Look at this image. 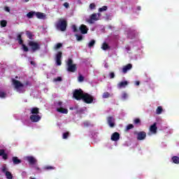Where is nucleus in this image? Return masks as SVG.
Wrapping results in <instances>:
<instances>
[{"label":"nucleus","instance_id":"8fccbe9b","mask_svg":"<svg viewBox=\"0 0 179 179\" xmlns=\"http://www.w3.org/2000/svg\"><path fill=\"white\" fill-rule=\"evenodd\" d=\"M63 6H64V8H66V9H68V8H69V3L68 2H65Z\"/></svg>","mask_w":179,"mask_h":179},{"label":"nucleus","instance_id":"49530a36","mask_svg":"<svg viewBox=\"0 0 179 179\" xmlns=\"http://www.w3.org/2000/svg\"><path fill=\"white\" fill-rule=\"evenodd\" d=\"M55 168H54L53 166H45L44 169L45 170H54Z\"/></svg>","mask_w":179,"mask_h":179},{"label":"nucleus","instance_id":"b1692460","mask_svg":"<svg viewBox=\"0 0 179 179\" xmlns=\"http://www.w3.org/2000/svg\"><path fill=\"white\" fill-rule=\"evenodd\" d=\"M35 15H36L35 11H30L27 14V17H28V19H33V17H34Z\"/></svg>","mask_w":179,"mask_h":179},{"label":"nucleus","instance_id":"f257e3e1","mask_svg":"<svg viewBox=\"0 0 179 179\" xmlns=\"http://www.w3.org/2000/svg\"><path fill=\"white\" fill-rule=\"evenodd\" d=\"M57 30H59L60 31H65L66 30V27H68V22L66 20L60 18L55 24Z\"/></svg>","mask_w":179,"mask_h":179},{"label":"nucleus","instance_id":"13d9d810","mask_svg":"<svg viewBox=\"0 0 179 179\" xmlns=\"http://www.w3.org/2000/svg\"><path fill=\"white\" fill-rule=\"evenodd\" d=\"M126 50H127V51H129V50H131V48H129V47L126 48Z\"/></svg>","mask_w":179,"mask_h":179},{"label":"nucleus","instance_id":"9b49d317","mask_svg":"<svg viewBox=\"0 0 179 179\" xmlns=\"http://www.w3.org/2000/svg\"><path fill=\"white\" fill-rule=\"evenodd\" d=\"M96 20H99V18H97V14L93 13L91 15L90 18L87 20L88 23L90 24H93L94 22H96Z\"/></svg>","mask_w":179,"mask_h":179},{"label":"nucleus","instance_id":"c9c22d12","mask_svg":"<svg viewBox=\"0 0 179 179\" xmlns=\"http://www.w3.org/2000/svg\"><path fill=\"white\" fill-rule=\"evenodd\" d=\"M134 123L136 125H141V119H139V118H136V119H134Z\"/></svg>","mask_w":179,"mask_h":179},{"label":"nucleus","instance_id":"20e7f679","mask_svg":"<svg viewBox=\"0 0 179 179\" xmlns=\"http://www.w3.org/2000/svg\"><path fill=\"white\" fill-rule=\"evenodd\" d=\"M28 45L29 47H31V50L33 51V52H36V51H38V50H40L41 48L40 44H38V43L34 41H29Z\"/></svg>","mask_w":179,"mask_h":179},{"label":"nucleus","instance_id":"0eeeda50","mask_svg":"<svg viewBox=\"0 0 179 179\" xmlns=\"http://www.w3.org/2000/svg\"><path fill=\"white\" fill-rule=\"evenodd\" d=\"M12 82H13V86L15 87V89H16L17 92H19V93H20V88L21 87H24V85L23 83H22L20 81L17 80H15V79H13L12 80Z\"/></svg>","mask_w":179,"mask_h":179},{"label":"nucleus","instance_id":"6e6d98bb","mask_svg":"<svg viewBox=\"0 0 179 179\" xmlns=\"http://www.w3.org/2000/svg\"><path fill=\"white\" fill-rule=\"evenodd\" d=\"M30 64H31V65H36V62H34L33 61H31Z\"/></svg>","mask_w":179,"mask_h":179},{"label":"nucleus","instance_id":"423d86ee","mask_svg":"<svg viewBox=\"0 0 179 179\" xmlns=\"http://www.w3.org/2000/svg\"><path fill=\"white\" fill-rule=\"evenodd\" d=\"M17 40L18 41V44H20V45H22L23 51L24 52H29V48L26 45H24V43H23V39H22V35L20 34L17 36Z\"/></svg>","mask_w":179,"mask_h":179},{"label":"nucleus","instance_id":"393cba45","mask_svg":"<svg viewBox=\"0 0 179 179\" xmlns=\"http://www.w3.org/2000/svg\"><path fill=\"white\" fill-rule=\"evenodd\" d=\"M31 113L32 114H36V115H37V114L40 113V109L38 108H36V107L32 108L31 109Z\"/></svg>","mask_w":179,"mask_h":179},{"label":"nucleus","instance_id":"473e14b6","mask_svg":"<svg viewBox=\"0 0 179 179\" xmlns=\"http://www.w3.org/2000/svg\"><path fill=\"white\" fill-rule=\"evenodd\" d=\"M69 136V131H66V132L63 133L62 138L68 139Z\"/></svg>","mask_w":179,"mask_h":179},{"label":"nucleus","instance_id":"e433bc0d","mask_svg":"<svg viewBox=\"0 0 179 179\" xmlns=\"http://www.w3.org/2000/svg\"><path fill=\"white\" fill-rule=\"evenodd\" d=\"M108 8L106 6H103L102 8H99V12H104V10H107Z\"/></svg>","mask_w":179,"mask_h":179},{"label":"nucleus","instance_id":"5fc2aeb1","mask_svg":"<svg viewBox=\"0 0 179 179\" xmlns=\"http://www.w3.org/2000/svg\"><path fill=\"white\" fill-rule=\"evenodd\" d=\"M136 86H139V85H141V83L139 81H136Z\"/></svg>","mask_w":179,"mask_h":179},{"label":"nucleus","instance_id":"3c124183","mask_svg":"<svg viewBox=\"0 0 179 179\" xmlns=\"http://www.w3.org/2000/svg\"><path fill=\"white\" fill-rule=\"evenodd\" d=\"M4 10H6V12H10V8L8 6L4 7Z\"/></svg>","mask_w":179,"mask_h":179},{"label":"nucleus","instance_id":"a211bd4d","mask_svg":"<svg viewBox=\"0 0 179 179\" xmlns=\"http://www.w3.org/2000/svg\"><path fill=\"white\" fill-rule=\"evenodd\" d=\"M132 69V65L131 64H128L127 65L123 66L122 72L123 73H127L128 71H131Z\"/></svg>","mask_w":179,"mask_h":179},{"label":"nucleus","instance_id":"a18cd8bd","mask_svg":"<svg viewBox=\"0 0 179 179\" xmlns=\"http://www.w3.org/2000/svg\"><path fill=\"white\" fill-rule=\"evenodd\" d=\"M109 76H110V79H114V78H115V74L114 73V72H110L109 73Z\"/></svg>","mask_w":179,"mask_h":179},{"label":"nucleus","instance_id":"680f3d73","mask_svg":"<svg viewBox=\"0 0 179 179\" xmlns=\"http://www.w3.org/2000/svg\"><path fill=\"white\" fill-rule=\"evenodd\" d=\"M29 179H36V178H33V177H29Z\"/></svg>","mask_w":179,"mask_h":179},{"label":"nucleus","instance_id":"c756f323","mask_svg":"<svg viewBox=\"0 0 179 179\" xmlns=\"http://www.w3.org/2000/svg\"><path fill=\"white\" fill-rule=\"evenodd\" d=\"M0 24H1V27H6V25L8 24V22L5 20H2L0 22Z\"/></svg>","mask_w":179,"mask_h":179},{"label":"nucleus","instance_id":"7c9ffc66","mask_svg":"<svg viewBox=\"0 0 179 179\" xmlns=\"http://www.w3.org/2000/svg\"><path fill=\"white\" fill-rule=\"evenodd\" d=\"M156 113H157V114H161L162 113H163V107L158 106L157 108Z\"/></svg>","mask_w":179,"mask_h":179},{"label":"nucleus","instance_id":"864d4df0","mask_svg":"<svg viewBox=\"0 0 179 179\" xmlns=\"http://www.w3.org/2000/svg\"><path fill=\"white\" fill-rule=\"evenodd\" d=\"M57 105H58L59 107H61V106H62V101H59V102L57 103Z\"/></svg>","mask_w":179,"mask_h":179},{"label":"nucleus","instance_id":"052dcab7","mask_svg":"<svg viewBox=\"0 0 179 179\" xmlns=\"http://www.w3.org/2000/svg\"><path fill=\"white\" fill-rule=\"evenodd\" d=\"M137 10H141V6L137 7Z\"/></svg>","mask_w":179,"mask_h":179},{"label":"nucleus","instance_id":"a19ab883","mask_svg":"<svg viewBox=\"0 0 179 179\" xmlns=\"http://www.w3.org/2000/svg\"><path fill=\"white\" fill-rule=\"evenodd\" d=\"M90 9H91V10H93V9H96V4L94 3H90Z\"/></svg>","mask_w":179,"mask_h":179},{"label":"nucleus","instance_id":"603ef678","mask_svg":"<svg viewBox=\"0 0 179 179\" xmlns=\"http://www.w3.org/2000/svg\"><path fill=\"white\" fill-rule=\"evenodd\" d=\"M89 125H90V123L89 122H84V127H89Z\"/></svg>","mask_w":179,"mask_h":179},{"label":"nucleus","instance_id":"aec40b11","mask_svg":"<svg viewBox=\"0 0 179 179\" xmlns=\"http://www.w3.org/2000/svg\"><path fill=\"white\" fill-rule=\"evenodd\" d=\"M0 156H2L3 160H8V154L5 153V150H0Z\"/></svg>","mask_w":179,"mask_h":179},{"label":"nucleus","instance_id":"9d476101","mask_svg":"<svg viewBox=\"0 0 179 179\" xmlns=\"http://www.w3.org/2000/svg\"><path fill=\"white\" fill-rule=\"evenodd\" d=\"M114 121H115V120L113 116L108 117L107 122L110 128H114L115 127V123Z\"/></svg>","mask_w":179,"mask_h":179},{"label":"nucleus","instance_id":"37998d69","mask_svg":"<svg viewBox=\"0 0 179 179\" xmlns=\"http://www.w3.org/2000/svg\"><path fill=\"white\" fill-rule=\"evenodd\" d=\"M132 128H134V124H129L127 126L126 129L127 131H129V129H132Z\"/></svg>","mask_w":179,"mask_h":179},{"label":"nucleus","instance_id":"f8f14e48","mask_svg":"<svg viewBox=\"0 0 179 179\" xmlns=\"http://www.w3.org/2000/svg\"><path fill=\"white\" fill-rule=\"evenodd\" d=\"M29 120H31V122H38L41 120V117L38 115H31L29 117Z\"/></svg>","mask_w":179,"mask_h":179},{"label":"nucleus","instance_id":"39448f33","mask_svg":"<svg viewBox=\"0 0 179 179\" xmlns=\"http://www.w3.org/2000/svg\"><path fill=\"white\" fill-rule=\"evenodd\" d=\"M94 100V97L88 93H85L83 96V101L84 103H86V104H92Z\"/></svg>","mask_w":179,"mask_h":179},{"label":"nucleus","instance_id":"412c9836","mask_svg":"<svg viewBox=\"0 0 179 179\" xmlns=\"http://www.w3.org/2000/svg\"><path fill=\"white\" fill-rule=\"evenodd\" d=\"M13 164H20L22 160L20 159L17 157H13L12 158Z\"/></svg>","mask_w":179,"mask_h":179},{"label":"nucleus","instance_id":"6ab92c4d","mask_svg":"<svg viewBox=\"0 0 179 179\" xmlns=\"http://www.w3.org/2000/svg\"><path fill=\"white\" fill-rule=\"evenodd\" d=\"M128 37L129 38H131L132 40V38H134V37L136 36V31L135 30H129L128 31Z\"/></svg>","mask_w":179,"mask_h":179},{"label":"nucleus","instance_id":"de8ad7c7","mask_svg":"<svg viewBox=\"0 0 179 179\" xmlns=\"http://www.w3.org/2000/svg\"><path fill=\"white\" fill-rule=\"evenodd\" d=\"M5 96H6V94H5V92H0V98L1 99H5Z\"/></svg>","mask_w":179,"mask_h":179},{"label":"nucleus","instance_id":"c03bdc74","mask_svg":"<svg viewBox=\"0 0 179 179\" xmlns=\"http://www.w3.org/2000/svg\"><path fill=\"white\" fill-rule=\"evenodd\" d=\"M83 80H85V77H83L82 75H80L78 76V82H83Z\"/></svg>","mask_w":179,"mask_h":179},{"label":"nucleus","instance_id":"5701e85b","mask_svg":"<svg viewBox=\"0 0 179 179\" xmlns=\"http://www.w3.org/2000/svg\"><path fill=\"white\" fill-rule=\"evenodd\" d=\"M35 16H36L38 19H44V17H45V15L40 12L35 13Z\"/></svg>","mask_w":179,"mask_h":179},{"label":"nucleus","instance_id":"6e6552de","mask_svg":"<svg viewBox=\"0 0 179 179\" xmlns=\"http://www.w3.org/2000/svg\"><path fill=\"white\" fill-rule=\"evenodd\" d=\"M55 59L57 66H61V65H62V61L61 60L62 59V52L61 51L57 52Z\"/></svg>","mask_w":179,"mask_h":179},{"label":"nucleus","instance_id":"bb28decb","mask_svg":"<svg viewBox=\"0 0 179 179\" xmlns=\"http://www.w3.org/2000/svg\"><path fill=\"white\" fill-rule=\"evenodd\" d=\"M101 48H102V50H103V51H106V50H110V45H108V44H107V43L104 42L102 44Z\"/></svg>","mask_w":179,"mask_h":179},{"label":"nucleus","instance_id":"dca6fc26","mask_svg":"<svg viewBox=\"0 0 179 179\" xmlns=\"http://www.w3.org/2000/svg\"><path fill=\"white\" fill-rule=\"evenodd\" d=\"M27 160L29 163V164L31 165L36 164V163H37V159H36V158H34V157L33 156L27 157Z\"/></svg>","mask_w":179,"mask_h":179},{"label":"nucleus","instance_id":"f704fd0d","mask_svg":"<svg viewBox=\"0 0 179 179\" xmlns=\"http://www.w3.org/2000/svg\"><path fill=\"white\" fill-rule=\"evenodd\" d=\"M111 96L109 92H104L102 95L103 99H108Z\"/></svg>","mask_w":179,"mask_h":179},{"label":"nucleus","instance_id":"09e8293b","mask_svg":"<svg viewBox=\"0 0 179 179\" xmlns=\"http://www.w3.org/2000/svg\"><path fill=\"white\" fill-rule=\"evenodd\" d=\"M55 82H62V78L61 77H57V78L54 79Z\"/></svg>","mask_w":179,"mask_h":179},{"label":"nucleus","instance_id":"cd10ccee","mask_svg":"<svg viewBox=\"0 0 179 179\" xmlns=\"http://www.w3.org/2000/svg\"><path fill=\"white\" fill-rule=\"evenodd\" d=\"M171 159H172L173 163H174L175 164H179V157H178L173 156Z\"/></svg>","mask_w":179,"mask_h":179},{"label":"nucleus","instance_id":"f3484780","mask_svg":"<svg viewBox=\"0 0 179 179\" xmlns=\"http://www.w3.org/2000/svg\"><path fill=\"white\" fill-rule=\"evenodd\" d=\"M127 86H128V81L127 80L122 81L117 84L118 89H122L127 87Z\"/></svg>","mask_w":179,"mask_h":179},{"label":"nucleus","instance_id":"7ed1b4c3","mask_svg":"<svg viewBox=\"0 0 179 179\" xmlns=\"http://www.w3.org/2000/svg\"><path fill=\"white\" fill-rule=\"evenodd\" d=\"M84 95L85 93L83 92V90H82V89L75 90L73 93V97L78 101L83 100Z\"/></svg>","mask_w":179,"mask_h":179},{"label":"nucleus","instance_id":"1a4fd4ad","mask_svg":"<svg viewBox=\"0 0 179 179\" xmlns=\"http://www.w3.org/2000/svg\"><path fill=\"white\" fill-rule=\"evenodd\" d=\"M135 135H136L137 141H145L146 139V133L145 131H136Z\"/></svg>","mask_w":179,"mask_h":179},{"label":"nucleus","instance_id":"c85d7f7f","mask_svg":"<svg viewBox=\"0 0 179 179\" xmlns=\"http://www.w3.org/2000/svg\"><path fill=\"white\" fill-rule=\"evenodd\" d=\"M5 176L7 179H13V175L10 171H6Z\"/></svg>","mask_w":179,"mask_h":179},{"label":"nucleus","instance_id":"72a5a7b5","mask_svg":"<svg viewBox=\"0 0 179 179\" xmlns=\"http://www.w3.org/2000/svg\"><path fill=\"white\" fill-rule=\"evenodd\" d=\"M94 44H96V41L92 40V41L88 43V47H89V48H92V47H93V45H94Z\"/></svg>","mask_w":179,"mask_h":179},{"label":"nucleus","instance_id":"79ce46f5","mask_svg":"<svg viewBox=\"0 0 179 179\" xmlns=\"http://www.w3.org/2000/svg\"><path fill=\"white\" fill-rule=\"evenodd\" d=\"M6 170H8V168H6V165L3 166L1 169L2 173H4L5 174H6V171H8Z\"/></svg>","mask_w":179,"mask_h":179},{"label":"nucleus","instance_id":"4468645a","mask_svg":"<svg viewBox=\"0 0 179 179\" xmlns=\"http://www.w3.org/2000/svg\"><path fill=\"white\" fill-rule=\"evenodd\" d=\"M157 123L155 122L150 127V131L151 134H157Z\"/></svg>","mask_w":179,"mask_h":179},{"label":"nucleus","instance_id":"bf43d9fd","mask_svg":"<svg viewBox=\"0 0 179 179\" xmlns=\"http://www.w3.org/2000/svg\"><path fill=\"white\" fill-rule=\"evenodd\" d=\"M36 169L38 170V171H41V169L38 167H36Z\"/></svg>","mask_w":179,"mask_h":179},{"label":"nucleus","instance_id":"2f4dec72","mask_svg":"<svg viewBox=\"0 0 179 179\" xmlns=\"http://www.w3.org/2000/svg\"><path fill=\"white\" fill-rule=\"evenodd\" d=\"M75 36L76 37L77 41H82V40H83V36L82 35L76 34Z\"/></svg>","mask_w":179,"mask_h":179},{"label":"nucleus","instance_id":"f03ea898","mask_svg":"<svg viewBox=\"0 0 179 179\" xmlns=\"http://www.w3.org/2000/svg\"><path fill=\"white\" fill-rule=\"evenodd\" d=\"M67 71L68 72H76L78 71V67L76 66V64H73V60L72 59H69L67 62Z\"/></svg>","mask_w":179,"mask_h":179},{"label":"nucleus","instance_id":"ddd939ff","mask_svg":"<svg viewBox=\"0 0 179 179\" xmlns=\"http://www.w3.org/2000/svg\"><path fill=\"white\" fill-rule=\"evenodd\" d=\"M79 30L81 34H87V31H89V29L85 24H81L79 27Z\"/></svg>","mask_w":179,"mask_h":179},{"label":"nucleus","instance_id":"a878e982","mask_svg":"<svg viewBox=\"0 0 179 179\" xmlns=\"http://www.w3.org/2000/svg\"><path fill=\"white\" fill-rule=\"evenodd\" d=\"M26 36L29 40H33V37H34V35H33V32L30 31H26Z\"/></svg>","mask_w":179,"mask_h":179},{"label":"nucleus","instance_id":"e2e57ef3","mask_svg":"<svg viewBox=\"0 0 179 179\" xmlns=\"http://www.w3.org/2000/svg\"><path fill=\"white\" fill-rule=\"evenodd\" d=\"M29 0H25L24 2H29Z\"/></svg>","mask_w":179,"mask_h":179},{"label":"nucleus","instance_id":"ea45409f","mask_svg":"<svg viewBox=\"0 0 179 179\" xmlns=\"http://www.w3.org/2000/svg\"><path fill=\"white\" fill-rule=\"evenodd\" d=\"M62 47V43H59L55 46V50H59Z\"/></svg>","mask_w":179,"mask_h":179},{"label":"nucleus","instance_id":"0e129e2a","mask_svg":"<svg viewBox=\"0 0 179 179\" xmlns=\"http://www.w3.org/2000/svg\"><path fill=\"white\" fill-rule=\"evenodd\" d=\"M60 1H64V0H60Z\"/></svg>","mask_w":179,"mask_h":179},{"label":"nucleus","instance_id":"4d7b16f0","mask_svg":"<svg viewBox=\"0 0 179 179\" xmlns=\"http://www.w3.org/2000/svg\"><path fill=\"white\" fill-rule=\"evenodd\" d=\"M25 85H26L27 86H29V85H30V82L27 81V82L25 83Z\"/></svg>","mask_w":179,"mask_h":179},{"label":"nucleus","instance_id":"58836bf2","mask_svg":"<svg viewBox=\"0 0 179 179\" xmlns=\"http://www.w3.org/2000/svg\"><path fill=\"white\" fill-rule=\"evenodd\" d=\"M122 99L123 100H127V99H128V94H127V92H123L122 95Z\"/></svg>","mask_w":179,"mask_h":179},{"label":"nucleus","instance_id":"4be33fe9","mask_svg":"<svg viewBox=\"0 0 179 179\" xmlns=\"http://www.w3.org/2000/svg\"><path fill=\"white\" fill-rule=\"evenodd\" d=\"M57 111L58 113H61L62 114H68V109H65L62 107L58 108Z\"/></svg>","mask_w":179,"mask_h":179},{"label":"nucleus","instance_id":"4c0bfd02","mask_svg":"<svg viewBox=\"0 0 179 179\" xmlns=\"http://www.w3.org/2000/svg\"><path fill=\"white\" fill-rule=\"evenodd\" d=\"M72 29L74 33H78V31H79V29H78V27L75 24L72 25Z\"/></svg>","mask_w":179,"mask_h":179},{"label":"nucleus","instance_id":"2eb2a0df","mask_svg":"<svg viewBox=\"0 0 179 179\" xmlns=\"http://www.w3.org/2000/svg\"><path fill=\"white\" fill-rule=\"evenodd\" d=\"M111 141H113V142H117V141H120V133L115 132L111 135L110 137Z\"/></svg>","mask_w":179,"mask_h":179}]
</instances>
